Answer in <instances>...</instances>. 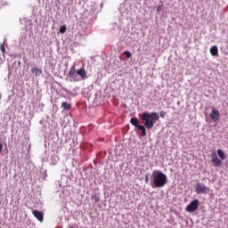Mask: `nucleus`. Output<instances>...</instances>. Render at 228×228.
Here are the masks:
<instances>
[{"label":"nucleus","instance_id":"f257e3e1","mask_svg":"<svg viewBox=\"0 0 228 228\" xmlns=\"http://www.w3.org/2000/svg\"><path fill=\"white\" fill-rule=\"evenodd\" d=\"M141 120L144 122V126L141 125L137 129L142 131V136H147L145 127L146 129H152L154 127V123L159 120V114H158V112H144L141 116Z\"/></svg>","mask_w":228,"mask_h":228},{"label":"nucleus","instance_id":"f03ea898","mask_svg":"<svg viewBox=\"0 0 228 228\" xmlns=\"http://www.w3.org/2000/svg\"><path fill=\"white\" fill-rule=\"evenodd\" d=\"M68 76L69 77H70L71 81H74L75 83L83 81L88 78V76H86V70H85V68H80L79 69L76 70V65L74 64L69 70Z\"/></svg>","mask_w":228,"mask_h":228},{"label":"nucleus","instance_id":"7ed1b4c3","mask_svg":"<svg viewBox=\"0 0 228 228\" xmlns=\"http://www.w3.org/2000/svg\"><path fill=\"white\" fill-rule=\"evenodd\" d=\"M168 183L167 175L161 171H154L152 173L151 188H163Z\"/></svg>","mask_w":228,"mask_h":228},{"label":"nucleus","instance_id":"20e7f679","mask_svg":"<svg viewBox=\"0 0 228 228\" xmlns=\"http://www.w3.org/2000/svg\"><path fill=\"white\" fill-rule=\"evenodd\" d=\"M199 200H192L187 207H186V211L188 213H194V211H197L199 209Z\"/></svg>","mask_w":228,"mask_h":228},{"label":"nucleus","instance_id":"39448f33","mask_svg":"<svg viewBox=\"0 0 228 228\" xmlns=\"http://www.w3.org/2000/svg\"><path fill=\"white\" fill-rule=\"evenodd\" d=\"M195 191L198 195H200L202 193H208L209 191V189L208 188V186L199 183L196 184Z\"/></svg>","mask_w":228,"mask_h":228},{"label":"nucleus","instance_id":"423d86ee","mask_svg":"<svg viewBox=\"0 0 228 228\" xmlns=\"http://www.w3.org/2000/svg\"><path fill=\"white\" fill-rule=\"evenodd\" d=\"M211 163H213L214 167H222V160L218 159V155H216V152L212 153Z\"/></svg>","mask_w":228,"mask_h":228},{"label":"nucleus","instance_id":"0eeeda50","mask_svg":"<svg viewBox=\"0 0 228 228\" xmlns=\"http://www.w3.org/2000/svg\"><path fill=\"white\" fill-rule=\"evenodd\" d=\"M210 118L214 122H217L218 118H220V112H218L216 109L213 108L210 113Z\"/></svg>","mask_w":228,"mask_h":228},{"label":"nucleus","instance_id":"6e6552de","mask_svg":"<svg viewBox=\"0 0 228 228\" xmlns=\"http://www.w3.org/2000/svg\"><path fill=\"white\" fill-rule=\"evenodd\" d=\"M32 214L39 222H44V213L38 210H33Z\"/></svg>","mask_w":228,"mask_h":228},{"label":"nucleus","instance_id":"1a4fd4ad","mask_svg":"<svg viewBox=\"0 0 228 228\" xmlns=\"http://www.w3.org/2000/svg\"><path fill=\"white\" fill-rule=\"evenodd\" d=\"M130 124H132V126H134L136 129H138L142 126L140 125V120H138V118H132L130 119Z\"/></svg>","mask_w":228,"mask_h":228},{"label":"nucleus","instance_id":"9d476101","mask_svg":"<svg viewBox=\"0 0 228 228\" xmlns=\"http://www.w3.org/2000/svg\"><path fill=\"white\" fill-rule=\"evenodd\" d=\"M210 53L212 56H218V46L214 45L210 48Z\"/></svg>","mask_w":228,"mask_h":228},{"label":"nucleus","instance_id":"9b49d317","mask_svg":"<svg viewBox=\"0 0 228 228\" xmlns=\"http://www.w3.org/2000/svg\"><path fill=\"white\" fill-rule=\"evenodd\" d=\"M61 108H63V110H66L67 111H69V110L72 109V105L70 103H68L66 102H63L61 103Z\"/></svg>","mask_w":228,"mask_h":228},{"label":"nucleus","instance_id":"f8f14e48","mask_svg":"<svg viewBox=\"0 0 228 228\" xmlns=\"http://www.w3.org/2000/svg\"><path fill=\"white\" fill-rule=\"evenodd\" d=\"M33 74H35V76H40L42 75V69H38V68H34L32 69Z\"/></svg>","mask_w":228,"mask_h":228},{"label":"nucleus","instance_id":"ddd939ff","mask_svg":"<svg viewBox=\"0 0 228 228\" xmlns=\"http://www.w3.org/2000/svg\"><path fill=\"white\" fill-rule=\"evenodd\" d=\"M217 154L220 158V159H225V153H224V151L220 149L217 150Z\"/></svg>","mask_w":228,"mask_h":228},{"label":"nucleus","instance_id":"4468645a","mask_svg":"<svg viewBox=\"0 0 228 228\" xmlns=\"http://www.w3.org/2000/svg\"><path fill=\"white\" fill-rule=\"evenodd\" d=\"M60 33H65L67 31V27L65 25L61 26L59 29Z\"/></svg>","mask_w":228,"mask_h":228},{"label":"nucleus","instance_id":"2eb2a0df","mask_svg":"<svg viewBox=\"0 0 228 228\" xmlns=\"http://www.w3.org/2000/svg\"><path fill=\"white\" fill-rule=\"evenodd\" d=\"M92 200H94L96 204L99 203V200H100L99 196L97 195H93Z\"/></svg>","mask_w":228,"mask_h":228},{"label":"nucleus","instance_id":"dca6fc26","mask_svg":"<svg viewBox=\"0 0 228 228\" xmlns=\"http://www.w3.org/2000/svg\"><path fill=\"white\" fill-rule=\"evenodd\" d=\"M123 54H125V56H126V58H131V56H132L131 52H129V51H125L123 53Z\"/></svg>","mask_w":228,"mask_h":228},{"label":"nucleus","instance_id":"f3484780","mask_svg":"<svg viewBox=\"0 0 228 228\" xmlns=\"http://www.w3.org/2000/svg\"><path fill=\"white\" fill-rule=\"evenodd\" d=\"M0 50L2 51V53L4 54V53H6V48H4V44L0 45Z\"/></svg>","mask_w":228,"mask_h":228},{"label":"nucleus","instance_id":"a211bd4d","mask_svg":"<svg viewBox=\"0 0 228 228\" xmlns=\"http://www.w3.org/2000/svg\"><path fill=\"white\" fill-rule=\"evenodd\" d=\"M162 8H163V5H159L157 8V13H159V12H161Z\"/></svg>","mask_w":228,"mask_h":228},{"label":"nucleus","instance_id":"6ab92c4d","mask_svg":"<svg viewBox=\"0 0 228 228\" xmlns=\"http://www.w3.org/2000/svg\"><path fill=\"white\" fill-rule=\"evenodd\" d=\"M159 116L161 117V118H165V113L163 111H161Z\"/></svg>","mask_w":228,"mask_h":228},{"label":"nucleus","instance_id":"aec40b11","mask_svg":"<svg viewBox=\"0 0 228 228\" xmlns=\"http://www.w3.org/2000/svg\"><path fill=\"white\" fill-rule=\"evenodd\" d=\"M145 182H146V183H149V175H146V176H145Z\"/></svg>","mask_w":228,"mask_h":228},{"label":"nucleus","instance_id":"412c9836","mask_svg":"<svg viewBox=\"0 0 228 228\" xmlns=\"http://www.w3.org/2000/svg\"><path fill=\"white\" fill-rule=\"evenodd\" d=\"M1 151H3V144L2 143H0V152H1Z\"/></svg>","mask_w":228,"mask_h":228},{"label":"nucleus","instance_id":"4be33fe9","mask_svg":"<svg viewBox=\"0 0 228 228\" xmlns=\"http://www.w3.org/2000/svg\"><path fill=\"white\" fill-rule=\"evenodd\" d=\"M0 99H1V94H0Z\"/></svg>","mask_w":228,"mask_h":228}]
</instances>
